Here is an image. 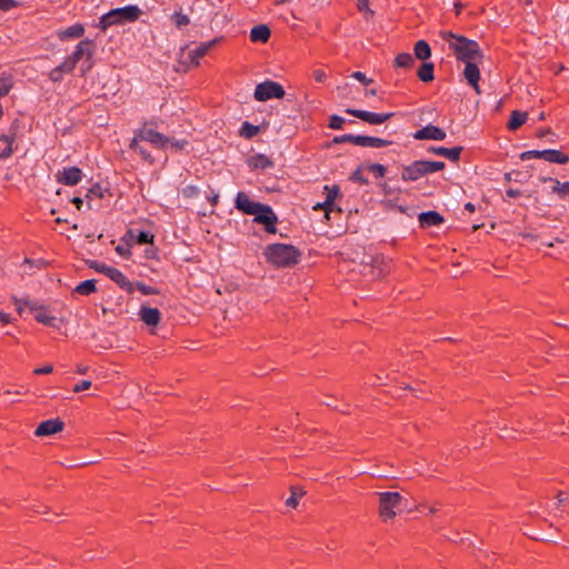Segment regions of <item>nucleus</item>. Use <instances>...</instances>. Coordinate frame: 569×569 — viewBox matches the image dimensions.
Returning <instances> with one entry per match:
<instances>
[{
    "instance_id": "1",
    "label": "nucleus",
    "mask_w": 569,
    "mask_h": 569,
    "mask_svg": "<svg viewBox=\"0 0 569 569\" xmlns=\"http://www.w3.org/2000/svg\"><path fill=\"white\" fill-rule=\"evenodd\" d=\"M440 36L453 51L457 60L462 62L483 60V53L476 41L457 36L451 31H441Z\"/></svg>"
},
{
    "instance_id": "2",
    "label": "nucleus",
    "mask_w": 569,
    "mask_h": 569,
    "mask_svg": "<svg viewBox=\"0 0 569 569\" xmlns=\"http://www.w3.org/2000/svg\"><path fill=\"white\" fill-rule=\"evenodd\" d=\"M267 260L278 268L295 266L299 261L300 252L291 244L276 243L267 247Z\"/></svg>"
},
{
    "instance_id": "3",
    "label": "nucleus",
    "mask_w": 569,
    "mask_h": 569,
    "mask_svg": "<svg viewBox=\"0 0 569 569\" xmlns=\"http://www.w3.org/2000/svg\"><path fill=\"white\" fill-rule=\"evenodd\" d=\"M141 13V9L136 4L116 8L101 17L99 27L104 30L113 24L133 22L139 19Z\"/></svg>"
},
{
    "instance_id": "4",
    "label": "nucleus",
    "mask_w": 569,
    "mask_h": 569,
    "mask_svg": "<svg viewBox=\"0 0 569 569\" xmlns=\"http://www.w3.org/2000/svg\"><path fill=\"white\" fill-rule=\"evenodd\" d=\"M445 166L446 164L442 161H413L412 163L402 167L401 179L407 182L417 181L427 174L442 170Z\"/></svg>"
},
{
    "instance_id": "5",
    "label": "nucleus",
    "mask_w": 569,
    "mask_h": 569,
    "mask_svg": "<svg viewBox=\"0 0 569 569\" xmlns=\"http://www.w3.org/2000/svg\"><path fill=\"white\" fill-rule=\"evenodd\" d=\"M377 496L379 498V518L383 522L395 519L397 516L396 509L400 506L402 496L393 491L378 492Z\"/></svg>"
},
{
    "instance_id": "6",
    "label": "nucleus",
    "mask_w": 569,
    "mask_h": 569,
    "mask_svg": "<svg viewBox=\"0 0 569 569\" xmlns=\"http://www.w3.org/2000/svg\"><path fill=\"white\" fill-rule=\"evenodd\" d=\"M16 310L21 318L34 320H56V316L44 306L31 301L16 300Z\"/></svg>"
},
{
    "instance_id": "7",
    "label": "nucleus",
    "mask_w": 569,
    "mask_h": 569,
    "mask_svg": "<svg viewBox=\"0 0 569 569\" xmlns=\"http://www.w3.org/2000/svg\"><path fill=\"white\" fill-rule=\"evenodd\" d=\"M96 44L92 40L86 39L80 41L76 48L74 51L67 57L64 61V68L73 69L76 68L77 63L87 58V61L91 60L94 54Z\"/></svg>"
},
{
    "instance_id": "8",
    "label": "nucleus",
    "mask_w": 569,
    "mask_h": 569,
    "mask_svg": "<svg viewBox=\"0 0 569 569\" xmlns=\"http://www.w3.org/2000/svg\"><path fill=\"white\" fill-rule=\"evenodd\" d=\"M134 133L137 134L138 139L149 142L157 149H168L170 137L153 130L147 123L139 128Z\"/></svg>"
},
{
    "instance_id": "9",
    "label": "nucleus",
    "mask_w": 569,
    "mask_h": 569,
    "mask_svg": "<svg viewBox=\"0 0 569 569\" xmlns=\"http://www.w3.org/2000/svg\"><path fill=\"white\" fill-rule=\"evenodd\" d=\"M284 93L280 83L268 80L256 86L253 97L257 101L262 102L273 98L281 99Z\"/></svg>"
},
{
    "instance_id": "10",
    "label": "nucleus",
    "mask_w": 569,
    "mask_h": 569,
    "mask_svg": "<svg viewBox=\"0 0 569 569\" xmlns=\"http://www.w3.org/2000/svg\"><path fill=\"white\" fill-rule=\"evenodd\" d=\"M142 338L158 337L167 338L172 332L170 322H141L138 329Z\"/></svg>"
},
{
    "instance_id": "11",
    "label": "nucleus",
    "mask_w": 569,
    "mask_h": 569,
    "mask_svg": "<svg viewBox=\"0 0 569 569\" xmlns=\"http://www.w3.org/2000/svg\"><path fill=\"white\" fill-rule=\"evenodd\" d=\"M89 267L100 273L106 274L121 288H130V281L120 270L97 261L89 262Z\"/></svg>"
},
{
    "instance_id": "12",
    "label": "nucleus",
    "mask_w": 569,
    "mask_h": 569,
    "mask_svg": "<svg viewBox=\"0 0 569 569\" xmlns=\"http://www.w3.org/2000/svg\"><path fill=\"white\" fill-rule=\"evenodd\" d=\"M259 211V213L254 214L253 222L262 224L268 233H276L278 217L273 212L272 208L268 204H264Z\"/></svg>"
},
{
    "instance_id": "13",
    "label": "nucleus",
    "mask_w": 569,
    "mask_h": 569,
    "mask_svg": "<svg viewBox=\"0 0 569 569\" xmlns=\"http://www.w3.org/2000/svg\"><path fill=\"white\" fill-rule=\"evenodd\" d=\"M264 203L252 201L246 192H238L234 199V207L242 213L254 216L259 213Z\"/></svg>"
},
{
    "instance_id": "14",
    "label": "nucleus",
    "mask_w": 569,
    "mask_h": 569,
    "mask_svg": "<svg viewBox=\"0 0 569 569\" xmlns=\"http://www.w3.org/2000/svg\"><path fill=\"white\" fill-rule=\"evenodd\" d=\"M346 112L352 114L370 124H381L393 117L392 112L376 113L371 111L358 110V109H346Z\"/></svg>"
},
{
    "instance_id": "15",
    "label": "nucleus",
    "mask_w": 569,
    "mask_h": 569,
    "mask_svg": "<svg viewBox=\"0 0 569 569\" xmlns=\"http://www.w3.org/2000/svg\"><path fill=\"white\" fill-rule=\"evenodd\" d=\"M57 181L66 186H76L82 179V171L78 167H68L56 173Z\"/></svg>"
},
{
    "instance_id": "16",
    "label": "nucleus",
    "mask_w": 569,
    "mask_h": 569,
    "mask_svg": "<svg viewBox=\"0 0 569 569\" xmlns=\"http://www.w3.org/2000/svg\"><path fill=\"white\" fill-rule=\"evenodd\" d=\"M416 140H436L442 141L446 139V132L436 126L428 124L419 130H417L413 136Z\"/></svg>"
},
{
    "instance_id": "17",
    "label": "nucleus",
    "mask_w": 569,
    "mask_h": 569,
    "mask_svg": "<svg viewBox=\"0 0 569 569\" xmlns=\"http://www.w3.org/2000/svg\"><path fill=\"white\" fill-rule=\"evenodd\" d=\"M482 63V61H468L465 62V69H463V77L471 86L477 93H480L479 89V80H480V70L479 64Z\"/></svg>"
},
{
    "instance_id": "18",
    "label": "nucleus",
    "mask_w": 569,
    "mask_h": 569,
    "mask_svg": "<svg viewBox=\"0 0 569 569\" xmlns=\"http://www.w3.org/2000/svg\"><path fill=\"white\" fill-rule=\"evenodd\" d=\"M64 428V422L60 419H49L42 421L36 429L34 433L38 437L51 436L62 431Z\"/></svg>"
},
{
    "instance_id": "19",
    "label": "nucleus",
    "mask_w": 569,
    "mask_h": 569,
    "mask_svg": "<svg viewBox=\"0 0 569 569\" xmlns=\"http://www.w3.org/2000/svg\"><path fill=\"white\" fill-rule=\"evenodd\" d=\"M418 221L421 228H429L441 224L443 217L437 211H426L418 216Z\"/></svg>"
},
{
    "instance_id": "20",
    "label": "nucleus",
    "mask_w": 569,
    "mask_h": 569,
    "mask_svg": "<svg viewBox=\"0 0 569 569\" xmlns=\"http://www.w3.org/2000/svg\"><path fill=\"white\" fill-rule=\"evenodd\" d=\"M218 39H213L207 42H202L197 46L194 49L189 51V57L193 64L199 63V59L202 58L216 43Z\"/></svg>"
},
{
    "instance_id": "21",
    "label": "nucleus",
    "mask_w": 569,
    "mask_h": 569,
    "mask_svg": "<svg viewBox=\"0 0 569 569\" xmlns=\"http://www.w3.org/2000/svg\"><path fill=\"white\" fill-rule=\"evenodd\" d=\"M390 144L389 140L369 136H357V146L366 148H383Z\"/></svg>"
},
{
    "instance_id": "22",
    "label": "nucleus",
    "mask_w": 569,
    "mask_h": 569,
    "mask_svg": "<svg viewBox=\"0 0 569 569\" xmlns=\"http://www.w3.org/2000/svg\"><path fill=\"white\" fill-rule=\"evenodd\" d=\"M461 151H462V147H453V148L430 147L429 148V152L436 153L438 156H442L452 161H456L459 159Z\"/></svg>"
},
{
    "instance_id": "23",
    "label": "nucleus",
    "mask_w": 569,
    "mask_h": 569,
    "mask_svg": "<svg viewBox=\"0 0 569 569\" xmlns=\"http://www.w3.org/2000/svg\"><path fill=\"white\" fill-rule=\"evenodd\" d=\"M84 33V28L80 23L72 24L58 32V38L62 41L80 38Z\"/></svg>"
},
{
    "instance_id": "24",
    "label": "nucleus",
    "mask_w": 569,
    "mask_h": 569,
    "mask_svg": "<svg viewBox=\"0 0 569 569\" xmlns=\"http://www.w3.org/2000/svg\"><path fill=\"white\" fill-rule=\"evenodd\" d=\"M248 164L252 169L266 170L273 167L272 161L262 153H257L248 159Z\"/></svg>"
},
{
    "instance_id": "25",
    "label": "nucleus",
    "mask_w": 569,
    "mask_h": 569,
    "mask_svg": "<svg viewBox=\"0 0 569 569\" xmlns=\"http://www.w3.org/2000/svg\"><path fill=\"white\" fill-rule=\"evenodd\" d=\"M270 38V29L266 24L254 26L250 31L252 42H267Z\"/></svg>"
},
{
    "instance_id": "26",
    "label": "nucleus",
    "mask_w": 569,
    "mask_h": 569,
    "mask_svg": "<svg viewBox=\"0 0 569 569\" xmlns=\"http://www.w3.org/2000/svg\"><path fill=\"white\" fill-rule=\"evenodd\" d=\"M542 159L548 162L560 164H565L569 161V157L567 154L552 149L542 150Z\"/></svg>"
},
{
    "instance_id": "27",
    "label": "nucleus",
    "mask_w": 569,
    "mask_h": 569,
    "mask_svg": "<svg viewBox=\"0 0 569 569\" xmlns=\"http://www.w3.org/2000/svg\"><path fill=\"white\" fill-rule=\"evenodd\" d=\"M528 119V113L519 110H515L510 114L508 128L512 131L521 127Z\"/></svg>"
},
{
    "instance_id": "28",
    "label": "nucleus",
    "mask_w": 569,
    "mask_h": 569,
    "mask_svg": "<svg viewBox=\"0 0 569 569\" xmlns=\"http://www.w3.org/2000/svg\"><path fill=\"white\" fill-rule=\"evenodd\" d=\"M431 56L430 46L425 40H419L415 44V58L426 61Z\"/></svg>"
},
{
    "instance_id": "29",
    "label": "nucleus",
    "mask_w": 569,
    "mask_h": 569,
    "mask_svg": "<svg viewBox=\"0 0 569 569\" xmlns=\"http://www.w3.org/2000/svg\"><path fill=\"white\" fill-rule=\"evenodd\" d=\"M433 63L423 61L417 72L418 78L423 82H430L433 80Z\"/></svg>"
},
{
    "instance_id": "30",
    "label": "nucleus",
    "mask_w": 569,
    "mask_h": 569,
    "mask_svg": "<svg viewBox=\"0 0 569 569\" xmlns=\"http://www.w3.org/2000/svg\"><path fill=\"white\" fill-rule=\"evenodd\" d=\"M106 191L107 189L102 188L100 184H94L90 189H88L84 196L88 207L92 208V201L94 199L103 198Z\"/></svg>"
},
{
    "instance_id": "31",
    "label": "nucleus",
    "mask_w": 569,
    "mask_h": 569,
    "mask_svg": "<svg viewBox=\"0 0 569 569\" xmlns=\"http://www.w3.org/2000/svg\"><path fill=\"white\" fill-rule=\"evenodd\" d=\"M127 234L139 244L150 243L153 240V234L148 231L129 230Z\"/></svg>"
},
{
    "instance_id": "32",
    "label": "nucleus",
    "mask_w": 569,
    "mask_h": 569,
    "mask_svg": "<svg viewBox=\"0 0 569 569\" xmlns=\"http://www.w3.org/2000/svg\"><path fill=\"white\" fill-rule=\"evenodd\" d=\"M415 64V57L410 53H399L395 59V66L398 68L410 69Z\"/></svg>"
},
{
    "instance_id": "33",
    "label": "nucleus",
    "mask_w": 569,
    "mask_h": 569,
    "mask_svg": "<svg viewBox=\"0 0 569 569\" xmlns=\"http://www.w3.org/2000/svg\"><path fill=\"white\" fill-rule=\"evenodd\" d=\"M140 141H142V140L138 139L137 134L134 133V137L131 140L129 148L132 151L138 152L144 160L152 162L153 159H152L151 154L142 146H140Z\"/></svg>"
},
{
    "instance_id": "34",
    "label": "nucleus",
    "mask_w": 569,
    "mask_h": 569,
    "mask_svg": "<svg viewBox=\"0 0 569 569\" xmlns=\"http://www.w3.org/2000/svg\"><path fill=\"white\" fill-rule=\"evenodd\" d=\"M73 69H66L64 61H62L58 67H56L50 73L49 78L53 82H59L62 80L64 74L71 73Z\"/></svg>"
},
{
    "instance_id": "35",
    "label": "nucleus",
    "mask_w": 569,
    "mask_h": 569,
    "mask_svg": "<svg viewBox=\"0 0 569 569\" xmlns=\"http://www.w3.org/2000/svg\"><path fill=\"white\" fill-rule=\"evenodd\" d=\"M13 86L12 77L7 73L0 76V98L9 93Z\"/></svg>"
},
{
    "instance_id": "36",
    "label": "nucleus",
    "mask_w": 569,
    "mask_h": 569,
    "mask_svg": "<svg viewBox=\"0 0 569 569\" xmlns=\"http://www.w3.org/2000/svg\"><path fill=\"white\" fill-rule=\"evenodd\" d=\"M140 320H159L160 311L157 308L142 307L140 309Z\"/></svg>"
},
{
    "instance_id": "37",
    "label": "nucleus",
    "mask_w": 569,
    "mask_h": 569,
    "mask_svg": "<svg viewBox=\"0 0 569 569\" xmlns=\"http://www.w3.org/2000/svg\"><path fill=\"white\" fill-rule=\"evenodd\" d=\"M94 290H96L94 280H86V281L79 283L74 289V291L77 293L82 295V296H88L91 292H93Z\"/></svg>"
},
{
    "instance_id": "38",
    "label": "nucleus",
    "mask_w": 569,
    "mask_h": 569,
    "mask_svg": "<svg viewBox=\"0 0 569 569\" xmlns=\"http://www.w3.org/2000/svg\"><path fill=\"white\" fill-rule=\"evenodd\" d=\"M325 191H326V201H327V204H330V207H332L335 200L340 196V189L338 186H325L323 187Z\"/></svg>"
},
{
    "instance_id": "39",
    "label": "nucleus",
    "mask_w": 569,
    "mask_h": 569,
    "mask_svg": "<svg viewBox=\"0 0 569 569\" xmlns=\"http://www.w3.org/2000/svg\"><path fill=\"white\" fill-rule=\"evenodd\" d=\"M303 496V492L298 488L291 487V495L286 500V506L292 509H296L299 505V499Z\"/></svg>"
},
{
    "instance_id": "40",
    "label": "nucleus",
    "mask_w": 569,
    "mask_h": 569,
    "mask_svg": "<svg viewBox=\"0 0 569 569\" xmlns=\"http://www.w3.org/2000/svg\"><path fill=\"white\" fill-rule=\"evenodd\" d=\"M259 132V128L249 122H243L240 129V134L247 139H250Z\"/></svg>"
},
{
    "instance_id": "41",
    "label": "nucleus",
    "mask_w": 569,
    "mask_h": 569,
    "mask_svg": "<svg viewBox=\"0 0 569 569\" xmlns=\"http://www.w3.org/2000/svg\"><path fill=\"white\" fill-rule=\"evenodd\" d=\"M189 146V141L187 139H174L170 137L169 146L172 151H182Z\"/></svg>"
},
{
    "instance_id": "42",
    "label": "nucleus",
    "mask_w": 569,
    "mask_h": 569,
    "mask_svg": "<svg viewBox=\"0 0 569 569\" xmlns=\"http://www.w3.org/2000/svg\"><path fill=\"white\" fill-rule=\"evenodd\" d=\"M171 20L176 24V27H178V28H182L184 26H188L189 22H190L189 17L187 14L181 13V12L173 13L172 17H171Z\"/></svg>"
},
{
    "instance_id": "43",
    "label": "nucleus",
    "mask_w": 569,
    "mask_h": 569,
    "mask_svg": "<svg viewBox=\"0 0 569 569\" xmlns=\"http://www.w3.org/2000/svg\"><path fill=\"white\" fill-rule=\"evenodd\" d=\"M363 168L372 172L376 178H381L386 174V168L379 163H369L363 166Z\"/></svg>"
},
{
    "instance_id": "44",
    "label": "nucleus",
    "mask_w": 569,
    "mask_h": 569,
    "mask_svg": "<svg viewBox=\"0 0 569 569\" xmlns=\"http://www.w3.org/2000/svg\"><path fill=\"white\" fill-rule=\"evenodd\" d=\"M533 158L542 159V150H529L520 154L521 160H529Z\"/></svg>"
},
{
    "instance_id": "45",
    "label": "nucleus",
    "mask_w": 569,
    "mask_h": 569,
    "mask_svg": "<svg viewBox=\"0 0 569 569\" xmlns=\"http://www.w3.org/2000/svg\"><path fill=\"white\" fill-rule=\"evenodd\" d=\"M332 142L342 143V142H352L357 146V136L353 134H341L333 138Z\"/></svg>"
},
{
    "instance_id": "46",
    "label": "nucleus",
    "mask_w": 569,
    "mask_h": 569,
    "mask_svg": "<svg viewBox=\"0 0 569 569\" xmlns=\"http://www.w3.org/2000/svg\"><path fill=\"white\" fill-rule=\"evenodd\" d=\"M345 123V119L340 116H337V114H333L330 117V123H329V127L331 129H342V126Z\"/></svg>"
},
{
    "instance_id": "47",
    "label": "nucleus",
    "mask_w": 569,
    "mask_h": 569,
    "mask_svg": "<svg viewBox=\"0 0 569 569\" xmlns=\"http://www.w3.org/2000/svg\"><path fill=\"white\" fill-rule=\"evenodd\" d=\"M91 385L92 383L90 380H82L79 383L74 385L72 390L74 393H79L84 390H88L91 387Z\"/></svg>"
},
{
    "instance_id": "48",
    "label": "nucleus",
    "mask_w": 569,
    "mask_h": 569,
    "mask_svg": "<svg viewBox=\"0 0 569 569\" xmlns=\"http://www.w3.org/2000/svg\"><path fill=\"white\" fill-rule=\"evenodd\" d=\"M312 209L316 210V211L325 210L326 211V218L329 219V212H330V210H332V207H330V204H327V201L325 200V202L316 203L312 207Z\"/></svg>"
},
{
    "instance_id": "49",
    "label": "nucleus",
    "mask_w": 569,
    "mask_h": 569,
    "mask_svg": "<svg viewBox=\"0 0 569 569\" xmlns=\"http://www.w3.org/2000/svg\"><path fill=\"white\" fill-rule=\"evenodd\" d=\"M351 77H352L353 79H356V80H358V81H360V82L365 83V84H369V83H371V82H372V79L367 78V77H366V74H365L363 72H361V71H355V72L351 74Z\"/></svg>"
},
{
    "instance_id": "50",
    "label": "nucleus",
    "mask_w": 569,
    "mask_h": 569,
    "mask_svg": "<svg viewBox=\"0 0 569 569\" xmlns=\"http://www.w3.org/2000/svg\"><path fill=\"white\" fill-rule=\"evenodd\" d=\"M312 77L317 82L321 83L326 81L327 73L322 69H316L312 72Z\"/></svg>"
},
{
    "instance_id": "51",
    "label": "nucleus",
    "mask_w": 569,
    "mask_h": 569,
    "mask_svg": "<svg viewBox=\"0 0 569 569\" xmlns=\"http://www.w3.org/2000/svg\"><path fill=\"white\" fill-rule=\"evenodd\" d=\"M543 181H550L553 183V187H552V191L556 192L559 197H561V192H562V189H561V184L562 182L553 179V178H545Z\"/></svg>"
},
{
    "instance_id": "52",
    "label": "nucleus",
    "mask_w": 569,
    "mask_h": 569,
    "mask_svg": "<svg viewBox=\"0 0 569 569\" xmlns=\"http://www.w3.org/2000/svg\"><path fill=\"white\" fill-rule=\"evenodd\" d=\"M17 6L14 0H0V10L8 11Z\"/></svg>"
},
{
    "instance_id": "53",
    "label": "nucleus",
    "mask_w": 569,
    "mask_h": 569,
    "mask_svg": "<svg viewBox=\"0 0 569 569\" xmlns=\"http://www.w3.org/2000/svg\"><path fill=\"white\" fill-rule=\"evenodd\" d=\"M358 8L360 11L365 12L367 16H372L373 11L368 7V0H358Z\"/></svg>"
},
{
    "instance_id": "54",
    "label": "nucleus",
    "mask_w": 569,
    "mask_h": 569,
    "mask_svg": "<svg viewBox=\"0 0 569 569\" xmlns=\"http://www.w3.org/2000/svg\"><path fill=\"white\" fill-rule=\"evenodd\" d=\"M52 371H53V367L51 365H47L43 367L36 368L33 370V373L34 375H49V373H52Z\"/></svg>"
},
{
    "instance_id": "55",
    "label": "nucleus",
    "mask_w": 569,
    "mask_h": 569,
    "mask_svg": "<svg viewBox=\"0 0 569 569\" xmlns=\"http://www.w3.org/2000/svg\"><path fill=\"white\" fill-rule=\"evenodd\" d=\"M93 67V62H92V59L87 61V58L84 59V61L81 63V67H80V72L82 76L87 74Z\"/></svg>"
},
{
    "instance_id": "56",
    "label": "nucleus",
    "mask_w": 569,
    "mask_h": 569,
    "mask_svg": "<svg viewBox=\"0 0 569 569\" xmlns=\"http://www.w3.org/2000/svg\"><path fill=\"white\" fill-rule=\"evenodd\" d=\"M13 153L12 144H7L3 150L0 151V160L8 159Z\"/></svg>"
},
{
    "instance_id": "57",
    "label": "nucleus",
    "mask_w": 569,
    "mask_h": 569,
    "mask_svg": "<svg viewBox=\"0 0 569 569\" xmlns=\"http://www.w3.org/2000/svg\"><path fill=\"white\" fill-rule=\"evenodd\" d=\"M351 180L360 182V183H368V180L362 176L361 170H357L352 173Z\"/></svg>"
},
{
    "instance_id": "58",
    "label": "nucleus",
    "mask_w": 569,
    "mask_h": 569,
    "mask_svg": "<svg viewBox=\"0 0 569 569\" xmlns=\"http://www.w3.org/2000/svg\"><path fill=\"white\" fill-rule=\"evenodd\" d=\"M16 134H0V141H3L6 144H12L14 142Z\"/></svg>"
},
{
    "instance_id": "59",
    "label": "nucleus",
    "mask_w": 569,
    "mask_h": 569,
    "mask_svg": "<svg viewBox=\"0 0 569 569\" xmlns=\"http://www.w3.org/2000/svg\"><path fill=\"white\" fill-rule=\"evenodd\" d=\"M116 251H117L119 254L124 256V257L129 256V253H130L129 248H128V247H126V246H118V247L116 248Z\"/></svg>"
},
{
    "instance_id": "60",
    "label": "nucleus",
    "mask_w": 569,
    "mask_h": 569,
    "mask_svg": "<svg viewBox=\"0 0 569 569\" xmlns=\"http://www.w3.org/2000/svg\"><path fill=\"white\" fill-rule=\"evenodd\" d=\"M506 194H507V197H509V198H517V197H519V196L521 194V192H520L518 189H512V188H510V189H508V190L506 191Z\"/></svg>"
},
{
    "instance_id": "61",
    "label": "nucleus",
    "mask_w": 569,
    "mask_h": 569,
    "mask_svg": "<svg viewBox=\"0 0 569 569\" xmlns=\"http://www.w3.org/2000/svg\"><path fill=\"white\" fill-rule=\"evenodd\" d=\"M561 189H562V192H561V197L560 198H566L567 196H569V181L567 182H562L561 184Z\"/></svg>"
},
{
    "instance_id": "62",
    "label": "nucleus",
    "mask_w": 569,
    "mask_h": 569,
    "mask_svg": "<svg viewBox=\"0 0 569 569\" xmlns=\"http://www.w3.org/2000/svg\"><path fill=\"white\" fill-rule=\"evenodd\" d=\"M89 370V367L88 366H83V365H78L77 368H76V373L78 375H86Z\"/></svg>"
},
{
    "instance_id": "63",
    "label": "nucleus",
    "mask_w": 569,
    "mask_h": 569,
    "mask_svg": "<svg viewBox=\"0 0 569 569\" xmlns=\"http://www.w3.org/2000/svg\"><path fill=\"white\" fill-rule=\"evenodd\" d=\"M381 187H382L383 192L386 194H391L393 192V189L389 184H387V183L381 184Z\"/></svg>"
},
{
    "instance_id": "64",
    "label": "nucleus",
    "mask_w": 569,
    "mask_h": 569,
    "mask_svg": "<svg viewBox=\"0 0 569 569\" xmlns=\"http://www.w3.org/2000/svg\"><path fill=\"white\" fill-rule=\"evenodd\" d=\"M72 202L77 206L78 209L81 208L82 203H83V199L82 198H79V197H74L72 199Z\"/></svg>"
}]
</instances>
